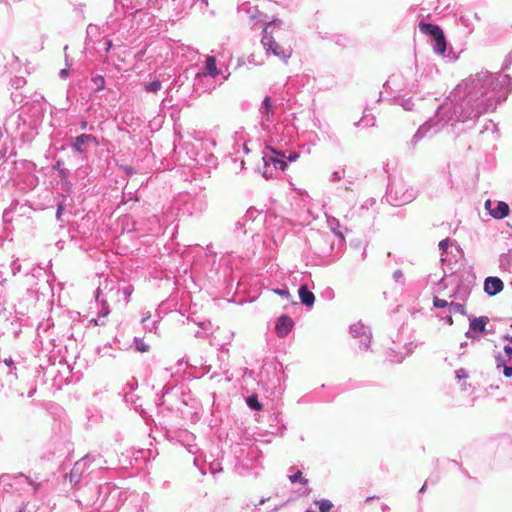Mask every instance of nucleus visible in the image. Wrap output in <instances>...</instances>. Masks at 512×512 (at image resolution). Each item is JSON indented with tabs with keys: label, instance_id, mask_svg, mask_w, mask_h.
<instances>
[{
	"label": "nucleus",
	"instance_id": "1",
	"mask_svg": "<svg viewBox=\"0 0 512 512\" xmlns=\"http://www.w3.org/2000/svg\"><path fill=\"white\" fill-rule=\"evenodd\" d=\"M512 91V77L481 71L470 75L451 93L450 100L437 109L435 116L422 124L410 141L414 148L425 137L438 133L445 125L475 120L483 113L494 111Z\"/></svg>",
	"mask_w": 512,
	"mask_h": 512
},
{
	"label": "nucleus",
	"instance_id": "2",
	"mask_svg": "<svg viewBox=\"0 0 512 512\" xmlns=\"http://www.w3.org/2000/svg\"><path fill=\"white\" fill-rule=\"evenodd\" d=\"M268 152L264 153L262 159L264 168L262 175L266 178H272L275 171H284L288 162H294L299 158L296 152H290L288 155L285 151L276 150L272 146H267Z\"/></svg>",
	"mask_w": 512,
	"mask_h": 512
},
{
	"label": "nucleus",
	"instance_id": "3",
	"mask_svg": "<svg viewBox=\"0 0 512 512\" xmlns=\"http://www.w3.org/2000/svg\"><path fill=\"white\" fill-rule=\"evenodd\" d=\"M417 193V190L403 178L394 177L388 184L386 198L393 206H402L412 202L417 197Z\"/></svg>",
	"mask_w": 512,
	"mask_h": 512
},
{
	"label": "nucleus",
	"instance_id": "4",
	"mask_svg": "<svg viewBox=\"0 0 512 512\" xmlns=\"http://www.w3.org/2000/svg\"><path fill=\"white\" fill-rule=\"evenodd\" d=\"M277 24L278 21H273L264 28L261 43L266 53H272L284 63H287L292 55V48L289 45L284 46L277 42L276 37L280 33L279 29L274 32Z\"/></svg>",
	"mask_w": 512,
	"mask_h": 512
},
{
	"label": "nucleus",
	"instance_id": "5",
	"mask_svg": "<svg viewBox=\"0 0 512 512\" xmlns=\"http://www.w3.org/2000/svg\"><path fill=\"white\" fill-rule=\"evenodd\" d=\"M418 26L422 34L433 37V50L437 55L453 61L458 59V56L453 52L452 48H447V41L440 26L424 21H420Z\"/></svg>",
	"mask_w": 512,
	"mask_h": 512
},
{
	"label": "nucleus",
	"instance_id": "6",
	"mask_svg": "<svg viewBox=\"0 0 512 512\" xmlns=\"http://www.w3.org/2000/svg\"><path fill=\"white\" fill-rule=\"evenodd\" d=\"M99 144V139L92 134L83 133L70 138V147L81 155H86L92 147H97Z\"/></svg>",
	"mask_w": 512,
	"mask_h": 512
},
{
	"label": "nucleus",
	"instance_id": "7",
	"mask_svg": "<svg viewBox=\"0 0 512 512\" xmlns=\"http://www.w3.org/2000/svg\"><path fill=\"white\" fill-rule=\"evenodd\" d=\"M349 332L354 339L359 340V350L367 351L370 347L372 332L362 322H357L349 327Z\"/></svg>",
	"mask_w": 512,
	"mask_h": 512
},
{
	"label": "nucleus",
	"instance_id": "8",
	"mask_svg": "<svg viewBox=\"0 0 512 512\" xmlns=\"http://www.w3.org/2000/svg\"><path fill=\"white\" fill-rule=\"evenodd\" d=\"M90 460L91 455L88 454L84 456L75 462L70 472L65 475V479L68 480L73 487H76L80 483L84 472L88 468Z\"/></svg>",
	"mask_w": 512,
	"mask_h": 512
},
{
	"label": "nucleus",
	"instance_id": "9",
	"mask_svg": "<svg viewBox=\"0 0 512 512\" xmlns=\"http://www.w3.org/2000/svg\"><path fill=\"white\" fill-rule=\"evenodd\" d=\"M315 253L323 257L322 262L324 264H330L333 262L330 257L333 250V243L330 241L328 236L319 235L315 241Z\"/></svg>",
	"mask_w": 512,
	"mask_h": 512
},
{
	"label": "nucleus",
	"instance_id": "10",
	"mask_svg": "<svg viewBox=\"0 0 512 512\" xmlns=\"http://www.w3.org/2000/svg\"><path fill=\"white\" fill-rule=\"evenodd\" d=\"M95 297L96 302L101 304V309L98 312L97 318H92L89 321V324L93 326L104 325L105 322L103 318H105L110 313V309L107 305L106 299L102 297V289L100 287L97 288Z\"/></svg>",
	"mask_w": 512,
	"mask_h": 512
},
{
	"label": "nucleus",
	"instance_id": "11",
	"mask_svg": "<svg viewBox=\"0 0 512 512\" xmlns=\"http://www.w3.org/2000/svg\"><path fill=\"white\" fill-rule=\"evenodd\" d=\"M259 111L261 114V125L264 129H268L266 123H271L274 121V107L271 104V98L269 96L264 98Z\"/></svg>",
	"mask_w": 512,
	"mask_h": 512
},
{
	"label": "nucleus",
	"instance_id": "12",
	"mask_svg": "<svg viewBox=\"0 0 512 512\" xmlns=\"http://www.w3.org/2000/svg\"><path fill=\"white\" fill-rule=\"evenodd\" d=\"M294 327L293 320L288 315H281L275 325V333L278 337L284 338Z\"/></svg>",
	"mask_w": 512,
	"mask_h": 512
},
{
	"label": "nucleus",
	"instance_id": "13",
	"mask_svg": "<svg viewBox=\"0 0 512 512\" xmlns=\"http://www.w3.org/2000/svg\"><path fill=\"white\" fill-rule=\"evenodd\" d=\"M504 288L503 281L496 276H489L484 280V292L489 296L499 294Z\"/></svg>",
	"mask_w": 512,
	"mask_h": 512
},
{
	"label": "nucleus",
	"instance_id": "14",
	"mask_svg": "<svg viewBox=\"0 0 512 512\" xmlns=\"http://www.w3.org/2000/svg\"><path fill=\"white\" fill-rule=\"evenodd\" d=\"M492 203L487 200L485 203L486 209L489 210L490 215L495 219H503L509 214V206L505 202L499 201L494 208L491 207Z\"/></svg>",
	"mask_w": 512,
	"mask_h": 512
},
{
	"label": "nucleus",
	"instance_id": "15",
	"mask_svg": "<svg viewBox=\"0 0 512 512\" xmlns=\"http://www.w3.org/2000/svg\"><path fill=\"white\" fill-rule=\"evenodd\" d=\"M489 318L486 316L470 318L469 329L465 336H471V333H482L485 331Z\"/></svg>",
	"mask_w": 512,
	"mask_h": 512
},
{
	"label": "nucleus",
	"instance_id": "16",
	"mask_svg": "<svg viewBox=\"0 0 512 512\" xmlns=\"http://www.w3.org/2000/svg\"><path fill=\"white\" fill-rule=\"evenodd\" d=\"M298 295L301 303L307 307H312L315 302L314 294L308 290L306 285H301L298 290Z\"/></svg>",
	"mask_w": 512,
	"mask_h": 512
},
{
	"label": "nucleus",
	"instance_id": "17",
	"mask_svg": "<svg viewBox=\"0 0 512 512\" xmlns=\"http://www.w3.org/2000/svg\"><path fill=\"white\" fill-rule=\"evenodd\" d=\"M473 18L479 19L477 13L473 15H460L458 18V24L465 28L467 34L473 32Z\"/></svg>",
	"mask_w": 512,
	"mask_h": 512
},
{
	"label": "nucleus",
	"instance_id": "18",
	"mask_svg": "<svg viewBox=\"0 0 512 512\" xmlns=\"http://www.w3.org/2000/svg\"><path fill=\"white\" fill-rule=\"evenodd\" d=\"M512 265V249L503 253L499 257V268L503 271L509 270Z\"/></svg>",
	"mask_w": 512,
	"mask_h": 512
},
{
	"label": "nucleus",
	"instance_id": "19",
	"mask_svg": "<svg viewBox=\"0 0 512 512\" xmlns=\"http://www.w3.org/2000/svg\"><path fill=\"white\" fill-rule=\"evenodd\" d=\"M100 35V29L97 25L89 24L86 29V43L93 42Z\"/></svg>",
	"mask_w": 512,
	"mask_h": 512
},
{
	"label": "nucleus",
	"instance_id": "20",
	"mask_svg": "<svg viewBox=\"0 0 512 512\" xmlns=\"http://www.w3.org/2000/svg\"><path fill=\"white\" fill-rule=\"evenodd\" d=\"M205 70H206V73L208 75L212 76L213 78L218 75L219 72L217 70L216 60L214 57H212V56L207 57Z\"/></svg>",
	"mask_w": 512,
	"mask_h": 512
},
{
	"label": "nucleus",
	"instance_id": "21",
	"mask_svg": "<svg viewBox=\"0 0 512 512\" xmlns=\"http://www.w3.org/2000/svg\"><path fill=\"white\" fill-rule=\"evenodd\" d=\"M329 39L343 48L351 43L350 38L345 34H333Z\"/></svg>",
	"mask_w": 512,
	"mask_h": 512
},
{
	"label": "nucleus",
	"instance_id": "22",
	"mask_svg": "<svg viewBox=\"0 0 512 512\" xmlns=\"http://www.w3.org/2000/svg\"><path fill=\"white\" fill-rule=\"evenodd\" d=\"M389 101L395 104H399L406 111H411L414 106V103L412 102L411 98L404 99L399 97H393L392 99H389Z\"/></svg>",
	"mask_w": 512,
	"mask_h": 512
},
{
	"label": "nucleus",
	"instance_id": "23",
	"mask_svg": "<svg viewBox=\"0 0 512 512\" xmlns=\"http://www.w3.org/2000/svg\"><path fill=\"white\" fill-rule=\"evenodd\" d=\"M469 294H470V288L467 285H459L454 294V297L456 299L465 301L468 298Z\"/></svg>",
	"mask_w": 512,
	"mask_h": 512
},
{
	"label": "nucleus",
	"instance_id": "24",
	"mask_svg": "<svg viewBox=\"0 0 512 512\" xmlns=\"http://www.w3.org/2000/svg\"><path fill=\"white\" fill-rule=\"evenodd\" d=\"M94 91H100L105 87V79L101 75H96L91 78Z\"/></svg>",
	"mask_w": 512,
	"mask_h": 512
},
{
	"label": "nucleus",
	"instance_id": "25",
	"mask_svg": "<svg viewBox=\"0 0 512 512\" xmlns=\"http://www.w3.org/2000/svg\"><path fill=\"white\" fill-rule=\"evenodd\" d=\"M328 224H329L331 230L333 231V233L335 235L339 236V242L341 244L344 240V237H343L342 233L337 230V228L339 227V221L336 218H330V219H328Z\"/></svg>",
	"mask_w": 512,
	"mask_h": 512
},
{
	"label": "nucleus",
	"instance_id": "26",
	"mask_svg": "<svg viewBox=\"0 0 512 512\" xmlns=\"http://www.w3.org/2000/svg\"><path fill=\"white\" fill-rule=\"evenodd\" d=\"M246 403L248 407L252 410H261L262 404L258 401L256 395H251L246 398Z\"/></svg>",
	"mask_w": 512,
	"mask_h": 512
},
{
	"label": "nucleus",
	"instance_id": "27",
	"mask_svg": "<svg viewBox=\"0 0 512 512\" xmlns=\"http://www.w3.org/2000/svg\"><path fill=\"white\" fill-rule=\"evenodd\" d=\"M134 344H135V349L137 351H139V352H142V353L143 352H148L149 349H150V346L147 343H145L143 341V339L138 338V337L134 338Z\"/></svg>",
	"mask_w": 512,
	"mask_h": 512
},
{
	"label": "nucleus",
	"instance_id": "28",
	"mask_svg": "<svg viewBox=\"0 0 512 512\" xmlns=\"http://www.w3.org/2000/svg\"><path fill=\"white\" fill-rule=\"evenodd\" d=\"M120 292L123 295L124 302L127 304L129 302L131 294L133 293V287L131 285H126L125 287H123L122 290L118 288L115 293L119 294Z\"/></svg>",
	"mask_w": 512,
	"mask_h": 512
},
{
	"label": "nucleus",
	"instance_id": "29",
	"mask_svg": "<svg viewBox=\"0 0 512 512\" xmlns=\"http://www.w3.org/2000/svg\"><path fill=\"white\" fill-rule=\"evenodd\" d=\"M316 504L319 506L320 512H328L333 507L332 502L327 499L316 501Z\"/></svg>",
	"mask_w": 512,
	"mask_h": 512
},
{
	"label": "nucleus",
	"instance_id": "30",
	"mask_svg": "<svg viewBox=\"0 0 512 512\" xmlns=\"http://www.w3.org/2000/svg\"><path fill=\"white\" fill-rule=\"evenodd\" d=\"M449 311L451 313H460V314H463V315L466 314L465 306L463 304H461V303L451 302L449 304Z\"/></svg>",
	"mask_w": 512,
	"mask_h": 512
},
{
	"label": "nucleus",
	"instance_id": "31",
	"mask_svg": "<svg viewBox=\"0 0 512 512\" xmlns=\"http://www.w3.org/2000/svg\"><path fill=\"white\" fill-rule=\"evenodd\" d=\"M162 85L159 80H154L148 84H145V90L148 92L156 93L161 89Z\"/></svg>",
	"mask_w": 512,
	"mask_h": 512
},
{
	"label": "nucleus",
	"instance_id": "32",
	"mask_svg": "<svg viewBox=\"0 0 512 512\" xmlns=\"http://www.w3.org/2000/svg\"><path fill=\"white\" fill-rule=\"evenodd\" d=\"M289 480L292 483H296V482H300L302 484H307L308 483V480L302 476V472L301 471H297L293 475H290L289 476Z\"/></svg>",
	"mask_w": 512,
	"mask_h": 512
},
{
	"label": "nucleus",
	"instance_id": "33",
	"mask_svg": "<svg viewBox=\"0 0 512 512\" xmlns=\"http://www.w3.org/2000/svg\"><path fill=\"white\" fill-rule=\"evenodd\" d=\"M111 349L112 347L109 344H106L103 347L98 348V354H100L101 356L115 357V355L110 352Z\"/></svg>",
	"mask_w": 512,
	"mask_h": 512
},
{
	"label": "nucleus",
	"instance_id": "34",
	"mask_svg": "<svg viewBox=\"0 0 512 512\" xmlns=\"http://www.w3.org/2000/svg\"><path fill=\"white\" fill-rule=\"evenodd\" d=\"M449 244H450V240H449V238H446V239L441 240V241L439 242V244H438L439 249L442 251V254H441V255H442V257H441V261H445V259L443 258V255H444V253L446 252V250H447V248H448Z\"/></svg>",
	"mask_w": 512,
	"mask_h": 512
},
{
	"label": "nucleus",
	"instance_id": "35",
	"mask_svg": "<svg viewBox=\"0 0 512 512\" xmlns=\"http://www.w3.org/2000/svg\"><path fill=\"white\" fill-rule=\"evenodd\" d=\"M449 304L446 300L444 299H440L438 297H434L433 299V305L436 307V308H445V307H449Z\"/></svg>",
	"mask_w": 512,
	"mask_h": 512
},
{
	"label": "nucleus",
	"instance_id": "36",
	"mask_svg": "<svg viewBox=\"0 0 512 512\" xmlns=\"http://www.w3.org/2000/svg\"><path fill=\"white\" fill-rule=\"evenodd\" d=\"M11 84L13 87H15L16 89L18 88H21L23 87L25 84H26V80L25 78L23 77H15L12 81H11Z\"/></svg>",
	"mask_w": 512,
	"mask_h": 512
},
{
	"label": "nucleus",
	"instance_id": "37",
	"mask_svg": "<svg viewBox=\"0 0 512 512\" xmlns=\"http://www.w3.org/2000/svg\"><path fill=\"white\" fill-rule=\"evenodd\" d=\"M504 352H505V356H503V357L506 358L507 361L512 362V343L511 342H510V344H507L504 346Z\"/></svg>",
	"mask_w": 512,
	"mask_h": 512
},
{
	"label": "nucleus",
	"instance_id": "38",
	"mask_svg": "<svg viewBox=\"0 0 512 512\" xmlns=\"http://www.w3.org/2000/svg\"><path fill=\"white\" fill-rule=\"evenodd\" d=\"M512 64V50L507 54L502 64V70H507Z\"/></svg>",
	"mask_w": 512,
	"mask_h": 512
},
{
	"label": "nucleus",
	"instance_id": "39",
	"mask_svg": "<svg viewBox=\"0 0 512 512\" xmlns=\"http://www.w3.org/2000/svg\"><path fill=\"white\" fill-rule=\"evenodd\" d=\"M361 122L364 123L365 126H374L375 125L374 117H371V118L363 117L359 122H355L354 125L359 126V124Z\"/></svg>",
	"mask_w": 512,
	"mask_h": 512
},
{
	"label": "nucleus",
	"instance_id": "40",
	"mask_svg": "<svg viewBox=\"0 0 512 512\" xmlns=\"http://www.w3.org/2000/svg\"><path fill=\"white\" fill-rule=\"evenodd\" d=\"M150 317H151L150 312H147L146 314H144L142 317V323L145 326V328L149 329V331H152V329L155 328V322H153L152 326L150 327L147 323L149 321Z\"/></svg>",
	"mask_w": 512,
	"mask_h": 512
},
{
	"label": "nucleus",
	"instance_id": "41",
	"mask_svg": "<svg viewBox=\"0 0 512 512\" xmlns=\"http://www.w3.org/2000/svg\"><path fill=\"white\" fill-rule=\"evenodd\" d=\"M274 292L277 294V295H280L281 297H284L286 299H289L290 298V292L288 291L287 288H278V289H274Z\"/></svg>",
	"mask_w": 512,
	"mask_h": 512
},
{
	"label": "nucleus",
	"instance_id": "42",
	"mask_svg": "<svg viewBox=\"0 0 512 512\" xmlns=\"http://www.w3.org/2000/svg\"><path fill=\"white\" fill-rule=\"evenodd\" d=\"M455 374H456V378L459 380L466 379L468 377L466 370L463 368L456 370Z\"/></svg>",
	"mask_w": 512,
	"mask_h": 512
},
{
	"label": "nucleus",
	"instance_id": "43",
	"mask_svg": "<svg viewBox=\"0 0 512 512\" xmlns=\"http://www.w3.org/2000/svg\"><path fill=\"white\" fill-rule=\"evenodd\" d=\"M79 126H80V129L81 130H89V131H93L94 130V126H89L88 122L86 120H82L80 123H79Z\"/></svg>",
	"mask_w": 512,
	"mask_h": 512
},
{
	"label": "nucleus",
	"instance_id": "44",
	"mask_svg": "<svg viewBox=\"0 0 512 512\" xmlns=\"http://www.w3.org/2000/svg\"><path fill=\"white\" fill-rule=\"evenodd\" d=\"M375 204V199L373 198H370V199H367L362 205H361V209H368L370 206H373Z\"/></svg>",
	"mask_w": 512,
	"mask_h": 512
},
{
	"label": "nucleus",
	"instance_id": "45",
	"mask_svg": "<svg viewBox=\"0 0 512 512\" xmlns=\"http://www.w3.org/2000/svg\"><path fill=\"white\" fill-rule=\"evenodd\" d=\"M4 363H5L6 366H8L10 368L9 373L12 374L13 369H15L13 359L12 358H5L4 359Z\"/></svg>",
	"mask_w": 512,
	"mask_h": 512
},
{
	"label": "nucleus",
	"instance_id": "46",
	"mask_svg": "<svg viewBox=\"0 0 512 512\" xmlns=\"http://www.w3.org/2000/svg\"><path fill=\"white\" fill-rule=\"evenodd\" d=\"M342 179V174L339 171H334L331 175V181L337 182Z\"/></svg>",
	"mask_w": 512,
	"mask_h": 512
},
{
	"label": "nucleus",
	"instance_id": "47",
	"mask_svg": "<svg viewBox=\"0 0 512 512\" xmlns=\"http://www.w3.org/2000/svg\"><path fill=\"white\" fill-rule=\"evenodd\" d=\"M12 100L13 102H18L20 105H22L23 97L19 93H12Z\"/></svg>",
	"mask_w": 512,
	"mask_h": 512
},
{
	"label": "nucleus",
	"instance_id": "48",
	"mask_svg": "<svg viewBox=\"0 0 512 512\" xmlns=\"http://www.w3.org/2000/svg\"><path fill=\"white\" fill-rule=\"evenodd\" d=\"M83 7L84 5L79 4L74 7V11L77 13V16L83 18Z\"/></svg>",
	"mask_w": 512,
	"mask_h": 512
},
{
	"label": "nucleus",
	"instance_id": "49",
	"mask_svg": "<svg viewBox=\"0 0 512 512\" xmlns=\"http://www.w3.org/2000/svg\"><path fill=\"white\" fill-rule=\"evenodd\" d=\"M63 210H64V205H63V203H59V204L57 205V211H56V218H57L58 220H61V214H62Z\"/></svg>",
	"mask_w": 512,
	"mask_h": 512
},
{
	"label": "nucleus",
	"instance_id": "50",
	"mask_svg": "<svg viewBox=\"0 0 512 512\" xmlns=\"http://www.w3.org/2000/svg\"><path fill=\"white\" fill-rule=\"evenodd\" d=\"M402 277H403V273H402V271H401L400 269H398V270L394 271V273H393V279H394L395 281H399Z\"/></svg>",
	"mask_w": 512,
	"mask_h": 512
},
{
	"label": "nucleus",
	"instance_id": "51",
	"mask_svg": "<svg viewBox=\"0 0 512 512\" xmlns=\"http://www.w3.org/2000/svg\"><path fill=\"white\" fill-rule=\"evenodd\" d=\"M20 476H21V477H24V475H23V474H20ZM25 479H26V481H27L31 486H33V487H34V491H37V489H38V484H37V483H35L33 480H31L29 477H26V476H25Z\"/></svg>",
	"mask_w": 512,
	"mask_h": 512
},
{
	"label": "nucleus",
	"instance_id": "52",
	"mask_svg": "<svg viewBox=\"0 0 512 512\" xmlns=\"http://www.w3.org/2000/svg\"><path fill=\"white\" fill-rule=\"evenodd\" d=\"M68 75H69V69L68 68H64V69L60 70V72H59V76L62 79L67 78Z\"/></svg>",
	"mask_w": 512,
	"mask_h": 512
},
{
	"label": "nucleus",
	"instance_id": "53",
	"mask_svg": "<svg viewBox=\"0 0 512 512\" xmlns=\"http://www.w3.org/2000/svg\"><path fill=\"white\" fill-rule=\"evenodd\" d=\"M104 44H105V51L109 52L111 47H112V41L111 40H106Z\"/></svg>",
	"mask_w": 512,
	"mask_h": 512
},
{
	"label": "nucleus",
	"instance_id": "54",
	"mask_svg": "<svg viewBox=\"0 0 512 512\" xmlns=\"http://www.w3.org/2000/svg\"><path fill=\"white\" fill-rule=\"evenodd\" d=\"M479 333H471V336H466L467 338L473 340V341H478L480 339Z\"/></svg>",
	"mask_w": 512,
	"mask_h": 512
},
{
	"label": "nucleus",
	"instance_id": "55",
	"mask_svg": "<svg viewBox=\"0 0 512 512\" xmlns=\"http://www.w3.org/2000/svg\"><path fill=\"white\" fill-rule=\"evenodd\" d=\"M7 157V148L0 149V159H4Z\"/></svg>",
	"mask_w": 512,
	"mask_h": 512
},
{
	"label": "nucleus",
	"instance_id": "56",
	"mask_svg": "<svg viewBox=\"0 0 512 512\" xmlns=\"http://www.w3.org/2000/svg\"><path fill=\"white\" fill-rule=\"evenodd\" d=\"M12 270H13L14 273L16 271H20V265H18L16 261H14L13 264H12Z\"/></svg>",
	"mask_w": 512,
	"mask_h": 512
},
{
	"label": "nucleus",
	"instance_id": "57",
	"mask_svg": "<svg viewBox=\"0 0 512 512\" xmlns=\"http://www.w3.org/2000/svg\"><path fill=\"white\" fill-rule=\"evenodd\" d=\"M444 320H445V322H446L447 324H449V325H452V324H453V319H452V316H451V315L446 316V317L444 318Z\"/></svg>",
	"mask_w": 512,
	"mask_h": 512
},
{
	"label": "nucleus",
	"instance_id": "58",
	"mask_svg": "<svg viewBox=\"0 0 512 512\" xmlns=\"http://www.w3.org/2000/svg\"><path fill=\"white\" fill-rule=\"evenodd\" d=\"M381 510L382 512H388L390 510L389 506L386 505V504H382L381 505Z\"/></svg>",
	"mask_w": 512,
	"mask_h": 512
},
{
	"label": "nucleus",
	"instance_id": "59",
	"mask_svg": "<svg viewBox=\"0 0 512 512\" xmlns=\"http://www.w3.org/2000/svg\"><path fill=\"white\" fill-rule=\"evenodd\" d=\"M426 485H427V482H425V483L423 484V486L420 488V490H419V493H420V494H423V493L425 492V490H426Z\"/></svg>",
	"mask_w": 512,
	"mask_h": 512
},
{
	"label": "nucleus",
	"instance_id": "60",
	"mask_svg": "<svg viewBox=\"0 0 512 512\" xmlns=\"http://www.w3.org/2000/svg\"><path fill=\"white\" fill-rule=\"evenodd\" d=\"M394 80L393 79H389L385 84H384V88L386 89L391 83H393Z\"/></svg>",
	"mask_w": 512,
	"mask_h": 512
},
{
	"label": "nucleus",
	"instance_id": "61",
	"mask_svg": "<svg viewBox=\"0 0 512 512\" xmlns=\"http://www.w3.org/2000/svg\"><path fill=\"white\" fill-rule=\"evenodd\" d=\"M375 498H376L375 496H369L366 498L365 503H369L370 501L374 500Z\"/></svg>",
	"mask_w": 512,
	"mask_h": 512
},
{
	"label": "nucleus",
	"instance_id": "62",
	"mask_svg": "<svg viewBox=\"0 0 512 512\" xmlns=\"http://www.w3.org/2000/svg\"><path fill=\"white\" fill-rule=\"evenodd\" d=\"M35 392H36V389H35V388H34V389H32V390H30V391H29V393H28V397H32V396L34 395V393H35Z\"/></svg>",
	"mask_w": 512,
	"mask_h": 512
},
{
	"label": "nucleus",
	"instance_id": "63",
	"mask_svg": "<svg viewBox=\"0 0 512 512\" xmlns=\"http://www.w3.org/2000/svg\"><path fill=\"white\" fill-rule=\"evenodd\" d=\"M327 137H328V139H329V140L336 141V139L334 138V136H333V135H331V134H329L328 132H327Z\"/></svg>",
	"mask_w": 512,
	"mask_h": 512
},
{
	"label": "nucleus",
	"instance_id": "64",
	"mask_svg": "<svg viewBox=\"0 0 512 512\" xmlns=\"http://www.w3.org/2000/svg\"><path fill=\"white\" fill-rule=\"evenodd\" d=\"M17 512H25V506L20 507Z\"/></svg>",
	"mask_w": 512,
	"mask_h": 512
}]
</instances>
